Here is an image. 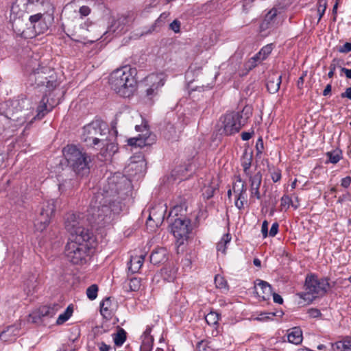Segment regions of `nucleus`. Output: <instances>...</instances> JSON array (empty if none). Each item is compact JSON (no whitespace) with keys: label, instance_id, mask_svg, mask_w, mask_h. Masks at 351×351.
I'll return each mask as SVG.
<instances>
[{"label":"nucleus","instance_id":"1","mask_svg":"<svg viewBox=\"0 0 351 351\" xmlns=\"http://www.w3.org/2000/svg\"><path fill=\"white\" fill-rule=\"evenodd\" d=\"M121 187L122 183L118 181L117 177L110 178L104 186V193L97 195L95 201L94 198L91 200L89 213L95 223L104 225L111 219L112 215L122 210V203L118 197Z\"/></svg>","mask_w":351,"mask_h":351},{"label":"nucleus","instance_id":"37","mask_svg":"<svg viewBox=\"0 0 351 351\" xmlns=\"http://www.w3.org/2000/svg\"><path fill=\"white\" fill-rule=\"evenodd\" d=\"M219 314L217 312L210 311L205 316L206 323L210 326H215L218 324Z\"/></svg>","mask_w":351,"mask_h":351},{"label":"nucleus","instance_id":"38","mask_svg":"<svg viewBox=\"0 0 351 351\" xmlns=\"http://www.w3.org/2000/svg\"><path fill=\"white\" fill-rule=\"evenodd\" d=\"M154 344V337H142L141 351H152Z\"/></svg>","mask_w":351,"mask_h":351},{"label":"nucleus","instance_id":"11","mask_svg":"<svg viewBox=\"0 0 351 351\" xmlns=\"http://www.w3.org/2000/svg\"><path fill=\"white\" fill-rule=\"evenodd\" d=\"M28 101L26 98L12 100L11 107L7 111V117L16 122L15 126L21 125L27 121Z\"/></svg>","mask_w":351,"mask_h":351},{"label":"nucleus","instance_id":"27","mask_svg":"<svg viewBox=\"0 0 351 351\" xmlns=\"http://www.w3.org/2000/svg\"><path fill=\"white\" fill-rule=\"evenodd\" d=\"M335 351H351V337H346L333 345Z\"/></svg>","mask_w":351,"mask_h":351},{"label":"nucleus","instance_id":"16","mask_svg":"<svg viewBox=\"0 0 351 351\" xmlns=\"http://www.w3.org/2000/svg\"><path fill=\"white\" fill-rule=\"evenodd\" d=\"M146 82L150 84L149 87L146 90V96L149 99H152L158 92V89L161 88L165 82L161 74H151L146 78Z\"/></svg>","mask_w":351,"mask_h":351},{"label":"nucleus","instance_id":"3","mask_svg":"<svg viewBox=\"0 0 351 351\" xmlns=\"http://www.w3.org/2000/svg\"><path fill=\"white\" fill-rule=\"evenodd\" d=\"M28 77V83L34 88H40L46 94L53 90L58 85L55 71L49 66L38 64Z\"/></svg>","mask_w":351,"mask_h":351},{"label":"nucleus","instance_id":"63","mask_svg":"<svg viewBox=\"0 0 351 351\" xmlns=\"http://www.w3.org/2000/svg\"><path fill=\"white\" fill-rule=\"evenodd\" d=\"M137 143H138L137 137L130 138L128 140V144L130 146L137 147Z\"/></svg>","mask_w":351,"mask_h":351},{"label":"nucleus","instance_id":"13","mask_svg":"<svg viewBox=\"0 0 351 351\" xmlns=\"http://www.w3.org/2000/svg\"><path fill=\"white\" fill-rule=\"evenodd\" d=\"M30 25L34 29L36 34H43L47 31L49 27L53 21L51 14L44 13L43 12L31 15L29 17Z\"/></svg>","mask_w":351,"mask_h":351},{"label":"nucleus","instance_id":"44","mask_svg":"<svg viewBox=\"0 0 351 351\" xmlns=\"http://www.w3.org/2000/svg\"><path fill=\"white\" fill-rule=\"evenodd\" d=\"M18 328L14 326H8L6 330H3L0 333V340H3L4 341H8V339L6 337L7 333L10 332L12 333H14V335L15 336L18 335V333L15 332L16 331L18 332Z\"/></svg>","mask_w":351,"mask_h":351},{"label":"nucleus","instance_id":"41","mask_svg":"<svg viewBox=\"0 0 351 351\" xmlns=\"http://www.w3.org/2000/svg\"><path fill=\"white\" fill-rule=\"evenodd\" d=\"M141 279L138 278H132L129 280L128 287L129 291H137L141 288Z\"/></svg>","mask_w":351,"mask_h":351},{"label":"nucleus","instance_id":"23","mask_svg":"<svg viewBox=\"0 0 351 351\" xmlns=\"http://www.w3.org/2000/svg\"><path fill=\"white\" fill-rule=\"evenodd\" d=\"M29 4L33 12L38 10L41 12L47 13L53 9L50 0H29Z\"/></svg>","mask_w":351,"mask_h":351},{"label":"nucleus","instance_id":"25","mask_svg":"<svg viewBox=\"0 0 351 351\" xmlns=\"http://www.w3.org/2000/svg\"><path fill=\"white\" fill-rule=\"evenodd\" d=\"M145 255L141 254L139 256H132L130 261L129 270L132 273H136L143 266Z\"/></svg>","mask_w":351,"mask_h":351},{"label":"nucleus","instance_id":"45","mask_svg":"<svg viewBox=\"0 0 351 351\" xmlns=\"http://www.w3.org/2000/svg\"><path fill=\"white\" fill-rule=\"evenodd\" d=\"M326 1L325 0H319V7L317 11L319 12V20L323 16L325 13L326 9Z\"/></svg>","mask_w":351,"mask_h":351},{"label":"nucleus","instance_id":"32","mask_svg":"<svg viewBox=\"0 0 351 351\" xmlns=\"http://www.w3.org/2000/svg\"><path fill=\"white\" fill-rule=\"evenodd\" d=\"M111 306V300L110 298H106L100 304V312L104 317H110L111 312L110 308Z\"/></svg>","mask_w":351,"mask_h":351},{"label":"nucleus","instance_id":"9","mask_svg":"<svg viewBox=\"0 0 351 351\" xmlns=\"http://www.w3.org/2000/svg\"><path fill=\"white\" fill-rule=\"evenodd\" d=\"M84 223L83 214H68L65 220V228L71 234L69 239H78L84 237L86 239H91L93 235V232L84 227Z\"/></svg>","mask_w":351,"mask_h":351},{"label":"nucleus","instance_id":"51","mask_svg":"<svg viewBox=\"0 0 351 351\" xmlns=\"http://www.w3.org/2000/svg\"><path fill=\"white\" fill-rule=\"evenodd\" d=\"M338 51L343 53H347L351 51V43H346L338 49Z\"/></svg>","mask_w":351,"mask_h":351},{"label":"nucleus","instance_id":"36","mask_svg":"<svg viewBox=\"0 0 351 351\" xmlns=\"http://www.w3.org/2000/svg\"><path fill=\"white\" fill-rule=\"evenodd\" d=\"M215 284L217 289H222L224 291H227L229 289L226 280L220 275L215 276Z\"/></svg>","mask_w":351,"mask_h":351},{"label":"nucleus","instance_id":"7","mask_svg":"<svg viewBox=\"0 0 351 351\" xmlns=\"http://www.w3.org/2000/svg\"><path fill=\"white\" fill-rule=\"evenodd\" d=\"M252 112L250 107L245 106L241 112H231L226 114L222 118L223 133L230 136L239 132L247 123Z\"/></svg>","mask_w":351,"mask_h":351},{"label":"nucleus","instance_id":"17","mask_svg":"<svg viewBox=\"0 0 351 351\" xmlns=\"http://www.w3.org/2000/svg\"><path fill=\"white\" fill-rule=\"evenodd\" d=\"M278 10L272 8L265 16L264 19L260 25V31L263 32L267 30H271L276 27Z\"/></svg>","mask_w":351,"mask_h":351},{"label":"nucleus","instance_id":"8","mask_svg":"<svg viewBox=\"0 0 351 351\" xmlns=\"http://www.w3.org/2000/svg\"><path fill=\"white\" fill-rule=\"evenodd\" d=\"M328 278L319 279L315 275L307 276L305 280V292L300 295L304 300L312 301L325 295L331 287Z\"/></svg>","mask_w":351,"mask_h":351},{"label":"nucleus","instance_id":"20","mask_svg":"<svg viewBox=\"0 0 351 351\" xmlns=\"http://www.w3.org/2000/svg\"><path fill=\"white\" fill-rule=\"evenodd\" d=\"M281 82V75H278L276 73L269 74L266 82L267 89L269 93L271 94L276 93L280 88Z\"/></svg>","mask_w":351,"mask_h":351},{"label":"nucleus","instance_id":"49","mask_svg":"<svg viewBox=\"0 0 351 351\" xmlns=\"http://www.w3.org/2000/svg\"><path fill=\"white\" fill-rule=\"evenodd\" d=\"M291 202V199L288 195H283L280 199V206L282 208H288Z\"/></svg>","mask_w":351,"mask_h":351},{"label":"nucleus","instance_id":"6","mask_svg":"<svg viewBox=\"0 0 351 351\" xmlns=\"http://www.w3.org/2000/svg\"><path fill=\"white\" fill-rule=\"evenodd\" d=\"M106 124L99 119L93 120L83 128L81 139L87 146L95 147L101 142H105V136L108 133Z\"/></svg>","mask_w":351,"mask_h":351},{"label":"nucleus","instance_id":"19","mask_svg":"<svg viewBox=\"0 0 351 351\" xmlns=\"http://www.w3.org/2000/svg\"><path fill=\"white\" fill-rule=\"evenodd\" d=\"M249 181L250 183V195L251 197H256L257 199H261L260 186L262 182V174L260 171L254 176H250Z\"/></svg>","mask_w":351,"mask_h":351},{"label":"nucleus","instance_id":"50","mask_svg":"<svg viewBox=\"0 0 351 351\" xmlns=\"http://www.w3.org/2000/svg\"><path fill=\"white\" fill-rule=\"evenodd\" d=\"M169 28L173 31L175 33L180 32V22L175 19L173 22L169 25Z\"/></svg>","mask_w":351,"mask_h":351},{"label":"nucleus","instance_id":"18","mask_svg":"<svg viewBox=\"0 0 351 351\" xmlns=\"http://www.w3.org/2000/svg\"><path fill=\"white\" fill-rule=\"evenodd\" d=\"M255 289L257 295L263 300H268L272 295V287L266 281L256 280L255 282Z\"/></svg>","mask_w":351,"mask_h":351},{"label":"nucleus","instance_id":"47","mask_svg":"<svg viewBox=\"0 0 351 351\" xmlns=\"http://www.w3.org/2000/svg\"><path fill=\"white\" fill-rule=\"evenodd\" d=\"M271 177L274 182H277L281 179V171L279 169L274 168L271 172Z\"/></svg>","mask_w":351,"mask_h":351},{"label":"nucleus","instance_id":"35","mask_svg":"<svg viewBox=\"0 0 351 351\" xmlns=\"http://www.w3.org/2000/svg\"><path fill=\"white\" fill-rule=\"evenodd\" d=\"M56 313V310L54 307L44 306L39 309V315L40 317H53Z\"/></svg>","mask_w":351,"mask_h":351},{"label":"nucleus","instance_id":"56","mask_svg":"<svg viewBox=\"0 0 351 351\" xmlns=\"http://www.w3.org/2000/svg\"><path fill=\"white\" fill-rule=\"evenodd\" d=\"M351 184V177L346 176L341 179V185L344 188H348Z\"/></svg>","mask_w":351,"mask_h":351},{"label":"nucleus","instance_id":"30","mask_svg":"<svg viewBox=\"0 0 351 351\" xmlns=\"http://www.w3.org/2000/svg\"><path fill=\"white\" fill-rule=\"evenodd\" d=\"M114 343L117 346H122L126 340V332L122 328H119L117 332L112 335Z\"/></svg>","mask_w":351,"mask_h":351},{"label":"nucleus","instance_id":"28","mask_svg":"<svg viewBox=\"0 0 351 351\" xmlns=\"http://www.w3.org/2000/svg\"><path fill=\"white\" fill-rule=\"evenodd\" d=\"M252 155L245 152L241 158V166L243 169L245 174L250 178V169L252 165Z\"/></svg>","mask_w":351,"mask_h":351},{"label":"nucleus","instance_id":"39","mask_svg":"<svg viewBox=\"0 0 351 351\" xmlns=\"http://www.w3.org/2000/svg\"><path fill=\"white\" fill-rule=\"evenodd\" d=\"M272 50V44H269L262 47L259 52H258L256 54L260 57L261 60L263 61L267 59L269 55L271 53Z\"/></svg>","mask_w":351,"mask_h":351},{"label":"nucleus","instance_id":"40","mask_svg":"<svg viewBox=\"0 0 351 351\" xmlns=\"http://www.w3.org/2000/svg\"><path fill=\"white\" fill-rule=\"evenodd\" d=\"M341 60L338 59V58H334L330 64V66H329V72L328 73V76L329 78H332L333 76H334V74H335V71L336 70L337 68H340L341 69Z\"/></svg>","mask_w":351,"mask_h":351},{"label":"nucleus","instance_id":"15","mask_svg":"<svg viewBox=\"0 0 351 351\" xmlns=\"http://www.w3.org/2000/svg\"><path fill=\"white\" fill-rule=\"evenodd\" d=\"M232 190L236 194L235 206L239 210H241L247 203V188L245 182L239 176L237 177L236 181L233 183Z\"/></svg>","mask_w":351,"mask_h":351},{"label":"nucleus","instance_id":"10","mask_svg":"<svg viewBox=\"0 0 351 351\" xmlns=\"http://www.w3.org/2000/svg\"><path fill=\"white\" fill-rule=\"evenodd\" d=\"M57 202L58 200L52 199L40 204L38 215L34 221V226L38 231H43L50 223L55 213Z\"/></svg>","mask_w":351,"mask_h":351},{"label":"nucleus","instance_id":"14","mask_svg":"<svg viewBox=\"0 0 351 351\" xmlns=\"http://www.w3.org/2000/svg\"><path fill=\"white\" fill-rule=\"evenodd\" d=\"M33 9L30 7L29 0H16L12 5L10 9V19L12 25L24 16L26 13L32 12Z\"/></svg>","mask_w":351,"mask_h":351},{"label":"nucleus","instance_id":"58","mask_svg":"<svg viewBox=\"0 0 351 351\" xmlns=\"http://www.w3.org/2000/svg\"><path fill=\"white\" fill-rule=\"evenodd\" d=\"M271 295L273 296V300H274V302L275 303H278L279 304H282L283 299H282V298L279 294L274 293L272 291V295Z\"/></svg>","mask_w":351,"mask_h":351},{"label":"nucleus","instance_id":"4","mask_svg":"<svg viewBox=\"0 0 351 351\" xmlns=\"http://www.w3.org/2000/svg\"><path fill=\"white\" fill-rule=\"evenodd\" d=\"M63 155L73 171L83 177L89 173L90 156L83 152L76 145H68L62 150Z\"/></svg>","mask_w":351,"mask_h":351},{"label":"nucleus","instance_id":"26","mask_svg":"<svg viewBox=\"0 0 351 351\" xmlns=\"http://www.w3.org/2000/svg\"><path fill=\"white\" fill-rule=\"evenodd\" d=\"M137 138V147H143L152 144L155 141V136L152 134L148 130H145V133L139 134Z\"/></svg>","mask_w":351,"mask_h":351},{"label":"nucleus","instance_id":"34","mask_svg":"<svg viewBox=\"0 0 351 351\" xmlns=\"http://www.w3.org/2000/svg\"><path fill=\"white\" fill-rule=\"evenodd\" d=\"M262 62L263 61L261 60L260 57L256 53L253 57L249 59L247 62H245V68L247 71L249 72Z\"/></svg>","mask_w":351,"mask_h":351},{"label":"nucleus","instance_id":"24","mask_svg":"<svg viewBox=\"0 0 351 351\" xmlns=\"http://www.w3.org/2000/svg\"><path fill=\"white\" fill-rule=\"evenodd\" d=\"M287 339L289 343L299 345L302 341V331L299 327H294L288 331Z\"/></svg>","mask_w":351,"mask_h":351},{"label":"nucleus","instance_id":"29","mask_svg":"<svg viewBox=\"0 0 351 351\" xmlns=\"http://www.w3.org/2000/svg\"><path fill=\"white\" fill-rule=\"evenodd\" d=\"M232 237L229 233L223 235L221 240L217 244V250L222 254H226L227 245L230 243Z\"/></svg>","mask_w":351,"mask_h":351},{"label":"nucleus","instance_id":"48","mask_svg":"<svg viewBox=\"0 0 351 351\" xmlns=\"http://www.w3.org/2000/svg\"><path fill=\"white\" fill-rule=\"evenodd\" d=\"M90 12H91V9L88 5L81 6L79 8V11H78V12L82 18L88 16L90 14Z\"/></svg>","mask_w":351,"mask_h":351},{"label":"nucleus","instance_id":"54","mask_svg":"<svg viewBox=\"0 0 351 351\" xmlns=\"http://www.w3.org/2000/svg\"><path fill=\"white\" fill-rule=\"evenodd\" d=\"M208 348V343L206 341H201L197 344V350L198 351H207Z\"/></svg>","mask_w":351,"mask_h":351},{"label":"nucleus","instance_id":"46","mask_svg":"<svg viewBox=\"0 0 351 351\" xmlns=\"http://www.w3.org/2000/svg\"><path fill=\"white\" fill-rule=\"evenodd\" d=\"M42 102L43 103V104L38 106V114H37L38 117H43L46 114V112H47V105L45 103V97H43Z\"/></svg>","mask_w":351,"mask_h":351},{"label":"nucleus","instance_id":"42","mask_svg":"<svg viewBox=\"0 0 351 351\" xmlns=\"http://www.w3.org/2000/svg\"><path fill=\"white\" fill-rule=\"evenodd\" d=\"M162 275L164 280L168 282L173 281L176 278V271L173 269H164Z\"/></svg>","mask_w":351,"mask_h":351},{"label":"nucleus","instance_id":"62","mask_svg":"<svg viewBox=\"0 0 351 351\" xmlns=\"http://www.w3.org/2000/svg\"><path fill=\"white\" fill-rule=\"evenodd\" d=\"M332 90V86L330 84H328L323 90L322 95L324 96H328L330 94Z\"/></svg>","mask_w":351,"mask_h":351},{"label":"nucleus","instance_id":"21","mask_svg":"<svg viewBox=\"0 0 351 351\" xmlns=\"http://www.w3.org/2000/svg\"><path fill=\"white\" fill-rule=\"evenodd\" d=\"M105 142H101L100 145L97 148H100V153L104 156H110L115 154L118 150L117 145L111 142L107 138V135L105 136Z\"/></svg>","mask_w":351,"mask_h":351},{"label":"nucleus","instance_id":"43","mask_svg":"<svg viewBox=\"0 0 351 351\" xmlns=\"http://www.w3.org/2000/svg\"><path fill=\"white\" fill-rule=\"evenodd\" d=\"M98 287L94 284L88 287L86 289V295L90 300H95L97 296Z\"/></svg>","mask_w":351,"mask_h":351},{"label":"nucleus","instance_id":"22","mask_svg":"<svg viewBox=\"0 0 351 351\" xmlns=\"http://www.w3.org/2000/svg\"><path fill=\"white\" fill-rule=\"evenodd\" d=\"M150 262L154 265L163 263L167 260V251L164 247H158L154 250L150 255Z\"/></svg>","mask_w":351,"mask_h":351},{"label":"nucleus","instance_id":"31","mask_svg":"<svg viewBox=\"0 0 351 351\" xmlns=\"http://www.w3.org/2000/svg\"><path fill=\"white\" fill-rule=\"evenodd\" d=\"M326 156L328 158V160L326 162V164L329 162L332 164H337L342 158L341 152L340 150L328 152L326 153Z\"/></svg>","mask_w":351,"mask_h":351},{"label":"nucleus","instance_id":"60","mask_svg":"<svg viewBox=\"0 0 351 351\" xmlns=\"http://www.w3.org/2000/svg\"><path fill=\"white\" fill-rule=\"evenodd\" d=\"M342 98H348L351 100V87L347 88L346 91L341 94Z\"/></svg>","mask_w":351,"mask_h":351},{"label":"nucleus","instance_id":"12","mask_svg":"<svg viewBox=\"0 0 351 351\" xmlns=\"http://www.w3.org/2000/svg\"><path fill=\"white\" fill-rule=\"evenodd\" d=\"M191 231V221L187 219H176L171 226V232L176 239L178 248L187 241Z\"/></svg>","mask_w":351,"mask_h":351},{"label":"nucleus","instance_id":"64","mask_svg":"<svg viewBox=\"0 0 351 351\" xmlns=\"http://www.w3.org/2000/svg\"><path fill=\"white\" fill-rule=\"evenodd\" d=\"M99 349L100 351H109L110 349V346L106 344L104 342H101L99 344Z\"/></svg>","mask_w":351,"mask_h":351},{"label":"nucleus","instance_id":"2","mask_svg":"<svg viewBox=\"0 0 351 351\" xmlns=\"http://www.w3.org/2000/svg\"><path fill=\"white\" fill-rule=\"evenodd\" d=\"M137 69L124 66L114 70L110 75L109 84L117 94L125 98L132 97L137 88Z\"/></svg>","mask_w":351,"mask_h":351},{"label":"nucleus","instance_id":"53","mask_svg":"<svg viewBox=\"0 0 351 351\" xmlns=\"http://www.w3.org/2000/svg\"><path fill=\"white\" fill-rule=\"evenodd\" d=\"M278 227H279V225L277 222H275L271 225V227L269 232V234L270 237H273L277 234V233L278 232Z\"/></svg>","mask_w":351,"mask_h":351},{"label":"nucleus","instance_id":"61","mask_svg":"<svg viewBox=\"0 0 351 351\" xmlns=\"http://www.w3.org/2000/svg\"><path fill=\"white\" fill-rule=\"evenodd\" d=\"M341 71L346 75L347 78L351 79V69L341 67Z\"/></svg>","mask_w":351,"mask_h":351},{"label":"nucleus","instance_id":"33","mask_svg":"<svg viewBox=\"0 0 351 351\" xmlns=\"http://www.w3.org/2000/svg\"><path fill=\"white\" fill-rule=\"evenodd\" d=\"M73 311V307H71V306H69L66 308L64 312L58 316V317L56 320V324L58 325H60V324H62L63 323H64L66 321H67L71 317V316L72 315Z\"/></svg>","mask_w":351,"mask_h":351},{"label":"nucleus","instance_id":"59","mask_svg":"<svg viewBox=\"0 0 351 351\" xmlns=\"http://www.w3.org/2000/svg\"><path fill=\"white\" fill-rule=\"evenodd\" d=\"M253 134H254V132H243L241 133V139L243 141H248L252 138Z\"/></svg>","mask_w":351,"mask_h":351},{"label":"nucleus","instance_id":"55","mask_svg":"<svg viewBox=\"0 0 351 351\" xmlns=\"http://www.w3.org/2000/svg\"><path fill=\"white\" fill-rule=\"evenodd\" d=\"M261 232L263 238H266L268 235V222L267 221H263L261 227Z\"/></svg>","mask_w":351,"mask_h":351},{"label":"nucleus","instance_id":"52","mask_svg":"<svg viewBox=\"0 0 351 351\" xmlns=\"http://www.w3.org/2000/svg\"><path fill=\"white\" fill-rule=\"evenodd\" d=\"M307 313H308L309 317H313V318L319 317L322 315L319 309L315 308H309L308 310Z\"/></svg>","mask_w":351,"mask_h":351},{"label":"nucleus","instance_id":"5","mask_svg":"<svg viewBox=\"0 0 351 351\" xmlns=\"http://www.w3.org/2000/svg\"><path fill=\"white\" fill-rule=\"evenodd\" d=\"M90 240L84 237L78 239H69L64 249L67 260L74 265L85 264L90 256Z\"/></svg>","mask_w":351,"mask_h":351},{"label":"nucleus","instance_id":"57","mask_svg":"<svg viewBox=\"0 0 351 351\" xmlns=\"http://www.w3.org/2000/svg\"><path fill=\"white\" fill-rule=\"evenodd\" d=\"M254 0H243V10L247 12Z\"/></svg>","mask_w":351,"mask_h":351}]
</instances>
